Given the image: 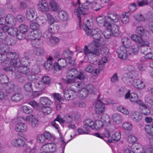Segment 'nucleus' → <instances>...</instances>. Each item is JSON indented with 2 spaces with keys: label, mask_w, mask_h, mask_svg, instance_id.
Returning a JSON list of instances; mask_svg holds the SVG:
<instances>
[{
  "label": "nucleus",
  "mask_w": 153,
  "mask_h": 153,
  "mask_svg": "<svg viewBox=\"0 0 153 153\" xmlns=\"http://www.w3.org/2000/svg\"><path fill=\"white\" fill-rule=\"evenodd\" d=\"M131 148L136 153H139L137 151L138 150L140 152L142 150L141 145L138 143H136L133 144Z\"/></svg>",
  "instance_id": "obj_43"
},
{
  "label": "nucleus",
  "mask_w": 153,
  "mask_h": 153,
  "mask_svg": "<svg viewBox=\"0 0 153 153\" xmlns=\"http://www.w3.org/2000/svg\"><path fill=\"white\" fill-rule=\"evenodd\" d=\"M38 9L41 12H45L49 10L48 3L44 0L39 1L38 4Z\"/></svg>",
  "instance_id": "obj_16"
},
{
  "label": "nucleus",
  "mask_w": 153,
  "mask_h": 153,
  "mask_svg": "<svg viewBox=\"0 0 153 153\" xmlns=\"http://www.w3.org/2000/svg\"><path fill=\"white\" fill-rule=\"evenodd\" d=\"M85 76L83 72L78 71L76 69L73 68L67 71L66 79H62L63 82L66 84H71L74 82V78L84 79Z\"/></svg>",
  "instance_id": "obj_2"
},
{
  "label": "nucleus",
  "mask_w": 153,
  "mask_h": 153,
  "mask_svg": "<svg viewBox=\"0 0 153 153\" xmlns=\"http://www.w3.org/2000/svg\"><path fill=\"white\" fill-rule=\"evenodd\" d=\"M32 53L31 51H29L25 52L24 56L22 58V60L23 62H26L29 59L30 57L32 55Z\"/></svg>",
  "instance_id": "obj_44"
},
{
  "label": "nucleus",
  "mask_w": 153,
  "mask_h": 153,
  "mask_svg": "<svg viewBox=\"0 0 153 153\" xmlns=\"http://www.w3.org/2000/svg\"><path fill=\"white\" fill-rule=\"evenodd\" d=\"M59 29L58 25L56 24H50L48 30L46 31L43 35V36L46 38L51 37L53 34L56 33Z\"/></svg>",
  "instance_id": "obj_7"
},
{
  "label": "nucleus",
  "mask_w": 153,
  "mask_h": 153,
  "mask_svg": "<svg viewBox=\"0 0 153 153\" xmlns=\"http://www.w3.org/2000/svg\"><path fill=\"white\" fill-rule=\"evenodd\" d=\"M56 145L54 143H48L44 145L42 147L44 151L41 153H48L49 152H54L56 150Z\"/></svg>",
  "instance_id": "obj_9"
},
{
  "label": "nucleus",
  "mask_w": 153,
  "mask_h": 153,
  "mask_svg": "<svg viewBox=\"0 0 153 153\" xmlns=\"http://www.w3.org/2000/svg\"><path fill=\"white\" fill-rule=\"evenodd\" d=\"M38 22V23L36 22H32L30 24V28L33 30V31H36V33L38 32V30L40 32V30H39V25L42 23H40L39 21Z\"/></svg>",
  "instance_id": "obj_37"
},
{
  "label": "nucleus",
  "mask_w": 153,
  "mask_h": 153,
  "mask_svg": "<svg viewBox=\"0 0 153 153\" xmlns=\"http://www.w3.org/2000/svg\"><path fill=\"white\" fill-rule=\"evenodd\" d=\"M140 108L141 109V113L144 115H148L150 114V110L146 105H143V106H141Z\"/></svg>",
  "instance_id": "obj_45"
},
{
  "label": "nucleus",
  "mask_w": 153,
  "mask_h": 153,
  "mask_svg": "<svg viewBox=\"0 0 153 153\" xmlns=\"http://www.w3.org/2000/svg\"><path fill=\"white\" fill-rule=\"evenodd\" d=\"M130 72H128L127 73L125 74L124 76L122 77V79L124 82H126V80L129 82H130L128 79L131 78H133L134 75Z\"/></svg>",
  "instance_id": "obj_48"
},
{
  "label": "nucleus",
  "mask_w": 153,
  "mask_h": 153,
  "mask_svg": "<svg viewBox=\"0 0 153 153\" xmlns=\"http://www.w3.org/2000/svg\"><path fill=\"white\" fill-rule=\"evenodd\" d=\"M9 64L16 67H19L21 65V62L19 58L15 57L9 62Z\"/></svg>",
  "instance_id": "obj_33"
},
{
  "label": "nucleus",
  "mask_w": 153,
  "mask_h": 153,
  "mask_svg": "<svg viewBox=\"0 0 153 153\" xmlns=\"http://www.w3.org/2000/svg\"><path fill=\"white\" fill-rule=\"evenodd\" d=\"M18 71L22 73L25 75H27L30 72V69L29 68L26 66H19L18 69Z\"/></svg>",
  "instance_id": "obj_40"
},
{
  "label": "nucleus",
  "mask_w": 153,
  "mask_h": 153,
  "mask_svg": "<svg viewBox=\"0 0 153 153\" xmlns=\"http://www.w3.org/2000/svg\"><path fill=\"white\" fill-rule=\"evenodd\" d=\"M112 120L114 123L116 124H120L121 123L123 119L120 115L115 113L112 116Z\"/></svg>",
  "instance_id": "obj_32"
},
{
  "label": "nucleus",
  "mask_w": 153,
  "mask_h": 153,
  "mask_svg": "<svg viewBox=\"0 0 153 153\" xmlns=\"http://www.w3.org/2000/svg\"><path fill=\"white\" fill-rule=\"evenodd\" d=\"M1 30L7 33V34L13 36L16 35L18 32V30L17 28L9 27L6 25L4 27H2Z\"/></svg>",
  "instance_id": "obj_13"
},
{
  "label": "nucleus",
  "mask_w": 153,
  "mask_h": 153,
  "mask_svg": "<svg viewBox=\"0 0 153 153\" xmlns=\"http://www.w3.org/2000/svg\"><path fill=\"white\" fill-rule=\"evenodd\" d=\"M105 27V30L104 32L103 36L105 39H108L113 36V35L108 27Z\"/></svg>",
  "instance_id": "obj_41"
},
{
  "label": "nucleus",
  "mask_w": 153,
  "mask_h": 153,
  "mask_svg": "<svg viewBox=\"0 0 153 153\" xmlns=\"http://www.w3.org/2000/svg\"><path fill=\"white\" fill-rule=\"evenodd\" d=\"M22 110L24 113L27 114H31L33 112V110L30 107L24 105L22 107Z\"/></svg>",
  "instance_id": "obj_56"
},
{
  "label": "nucleus",
  "mask_w": 153,
  "mask_h": 153,
  "mask_svg": "<svg viewBox=\"0 0 153 153\" xmlns=\"http://www.w3.org/2000/svg\"><path fill=\"white\" fill-rule=\"evenodd\" d=\"M50 4L52 10L56 11L58 10L59 6L56 1L54 0H51L50 2Z\"/></svg>",
  "instance_id": "obj_42"
},
{
  "label": "nucleus",
  "mask_w": 153,
  "mask_h": 153,
  "mask_svg": "<svg viewBox=\"0 0 153 153\" xmlns=\"http://www.w3.org/2000/svg\"><path fill=\"white\" fill-rule=\"evenodd\" d=\"M85 70L86 71L89 73H91L94 71V73L96 74V70H94V68H93L91 65H86Z\"/></svg>",
  "instance_id": "obj_58"
},
{
  "label": "nucleus",
  "mask_w": 153,
  "mask_h": 153,
  "mask_svg": "<svg viewBox=\"0 0 153 153\" xmlns=\"http://www.w3.org/2000/svg\"><path fill=\"white\" fill-rule=\"evenodd\" d=\"M123 127L126 130H130L132 128V125L128 122H125L123 124Z\"/></svg>",
  "instance_id": "obj_59"
},
{
  "label": "nucleus",
  "mask_w": 153,
  "mask_h": 153,
  "mask_svg": "<svg viewBox=\"0 0 153 153\" xmlns=\"http://www.w3.org/2000/svg\"><path fill=\"white\" fill-rule=\"evenodd\" d=\"M88 46L85 45L84 47V53L85 56L96 55V40L94 39Z\"/></svg>",
  "instance_id": "obj_6"
},
{
  "label": "nucleus",
  "mask_w": 153,
  "mask_h": 153,
  "mask_svg": "<svg viewBox=\"0 0 153 153\" xmlns=\"http://www.w3.org/2000/svg\"><path fill=\"white\" fill-rule=\"evenodd\" d=\"M96 117H98L99 119H100L102 123L103 122L107 125H110V120L108 115L103 114L102 115H100V116H96Z\"/></svg>",
  "instance_id": "obj_26"
},
{
  "label": "nucleus",
  "mask_w": 153,
  "mask_h": 153,
  "mask_svg": "<svg viewBox=\"0 0 153 153\" xmlns=\"http://www.w3.org/2000/svg\"><path fill=\"white\" fill-rule=\"evenodd\" d=\"M127 140L128 143H132L137 141V139L134 136L130 135L127 137Z\"/></svg>",
  "instance_id": "obj_60"
},
{
  "label": "nucleus",
  "mask_w": 153,
  "mask_h": 153,
  "mask_svg": "<svg viewBox=\"0 0 153 153\" xmlns=\"http://www.w3.org/2000/svg\"><path fill=\"white\" fill-rule=\"evenodd\" d=\"M55 121L59 122L60 124L63 123L65 122V119L61 117L59 115H58L56 118L54 120V121L52 122L51 123L53 127L56 129H58V125Z\"/></svg>",
  "instance_id": "obj_28"
},
{
  "label": "nucleus",
  "mask_w": 153,
  "mask_h": 153,
  "mask_svg": "<svg viewBox=\"0 0 153 153\" xmlns=\"http://www.w3.org/2000/svg\"><path fill=\"white\" fill-rule=\"evenodd\" d=\"M67 65V61L64 59H59L58 62H55L53 65V68L55 70H61Z\"/></svg>",
  "instance_id": "obj_11"
},
{
  "label": "nucleus",
  "mask_w": 153,
  "mask_h": 153,
  "mask_svg": "<svg viewBox=\"0 0 153 153\" xmlns=\"http://www.w3.org/2000/svg\"><path fill=\"white\" fill-rule=\"evenodd\" d=\"M121 42L123 45L122 46L124 47L126 49L128 48L131 45L130 40L126 37L123 38L121 39Z\"/></svg>",
  "instance_id": "obj_34"
},
{
  "label": "nucleus",
  "mask_w": 153,
  "mask_h": 153,
  "mask_svg": "<svg viewBox=\"0 0 153 153\" xmlns=\"http://www.w3.org/2000/svg\"><path fill=\"white\" fill-rule=\"evenodd\" d=\"M25 141L22 139L20 138L14 140L11 142V144L13 146L19 147L24 146V152H25V149H26V147L25 146L26 145L27 146V145H25Z\"/></svg>",
  "instance_id": "obj_21"
},
{
  "label": "nucleus",
  "mask_w": 153,
  "mask_h": 153,
  "mask_svg": "<svg viewBox=\"0 0 153 153\" xmlns=\"http://www.w3.org/2000/svg\"><path fill=\"white\" fill-rule=\"evenodd\" d=\"M145 130L148 134L151 135H153V124L152 125H146Z\"/></svg>",
  "instance_id": "obj_47"
},
{
  "label": "nucleus",
  "mask_w": 153,
  "mask_h": 153,
  "mask_svg": "<svg viewBox=\"0 0 153 153\" xmlns=\"http://www.w3.org/2000/svg\"><path fill=\"white\" fill-rule=\"evenodd\" d=\"M104 27H108L113 36H117L119 34L120 32L119 30L118 26L115 24L111 25L108 22H106L104 24Z\"/></svg>",
  "instance_id": "obj_12"
},
{
  "label": "nucleus",
  "mask_w": 153,
  "mask_h": 153,
  "mask_svg": "<svg viewBox=\"0 0 153 153\" xmlns=\"http://www.w3.org/2000/svg\"><path fill=\"white\" fill-rule=\"evenodd\" d=\"M102 33L100 30L96 28V56L100 55V51L102 49L103 45L102 44L103 42Z\"/></svg>",
  "instance_id": "obj_4"
},
{
  "label": "nucleus",
  "mask_w": 153,
  "mask_h": 153,
  "mask_svg": "<svg viewBox=\"0 0 153 153\" xmlns=\"http://www.w3.org/2000/svg\"><path fill=\"white\" fill-rule=\"evenodd\" d=\"M88 89L85 88H82L79 91V97L82 99L85 98L88 95Z\"/></svg>",
  "instance_id": "obj_38"
},
{
  "label": "nucleus",
  "mask_w": 153,
  "mask_h": 153,
  "mask_svg": "<svg viewBox=\"0 0 153 153\" xmlns=\"http://www.w3.org/2000/svg\"><path fill=\"white\" fill-rule=\"evenodd\" d=\"M25 90L27 92H31L33 91L32 84L31 82L25 84L24 86Z\"/></svg>",
  "instance_id": "obj_55"
},
{
  "label": "nucleus",
  "mask_w": 153,
  "mask_h": 153,
  "mask_svg": "<svg viewBox=\"0 0 153 153\" xmlns=\"http://www.w3.org/2000/svg\"><path fill=\"white\" fill-rule=\"evenodd\" d=\"M140 47L141 53L144 54L151 52V48L149 46H142Z\"/></svg>",
  "instance_id": "obj_57"
},
{
  "label": "nucleus",
  "mask_w": 153,
  "mask_h": 153,
  "mask_svg": "<svg viewBox=\"0 0 153 153\" xmlns=\"http://www.w3.org/2000/svg\"><path fill=\"white\" fill-rule=\"evenodd\" d=\"M96 22L98 25L100 26L102 25L104 26V24L106 22H108L105 21L104 18L101 16L98 18H96Z\"/></svg>",
  "instance_id": "obj_54"
},
{
  "label": "nucleus",
  "mask_w": 153,
  "mask_h": 153,
  "mask_svg": "<svg viewBox=\"0 0 153 153\" xmlns=\"http://www.w3.org/2000/svg\"><path fill=\"white\" fill-rule=\"evenodd\" d=\"M40 103L42 105L48 106L52 105L53 102L48 97H43L40 98Z\"/></svg>",
  "instance_id": "obj_27"
},
{
  "label": "nucleus",
  "mask_w": 153,
  "mask_h": 153,
  "mask_svg": "<svg viewBox=\"0 0 153 153\" xmlns=\"http://www.w3.org/2000/svg\"><path fill=\"white\" fill-rule=\"evenodd\" d=\"M25 120L28 122L33 128L37 127L39 125L38 120L33 115H30L26 117Z\"/></svg>",
  "instance_id": "obj_14"
},
{
  "label": "nucleus",
  "mask_w": 153,
  "mask_h": 153,
  "mask_svg": "<svg viewBox=\"0 0 153 153\" xmlns=\"http://www.w3.org/2000/svg\"><path fill=\"white\" fill-rule=\"evenodd\" d=\"M26 16L27 19L30 21H33L37 17V13L33 8L28 9L26 11Z\"/></svg>",
  "instance_id": "obj_10"
},
{
  "label": "nucleus",
  "mask_w": 153,
  "mask_h": 153,
  "mask_svg": "<svg viewBox=\"0 0 153 153\" xmlns=\"http://www.w3.org/2000/svg\"><path fill=\"white\" fill-rule=\"evenodd\" d=\"M140 41L138 43L139 44L140 47L149 46V42L147 40L143 39L141 38Z\"/></svg>",
  "instance_id": "obj_64"
},
{
  "label": "nucleus",
  "mask_w": 153,
  "mask_h": 153,
  "mask_svg": "<svg viewBox=\"0 0 153 153\" xmlns=\"http://www.w3.org/2000/svg\"><path fill=\"white\" fill-rule=\"evenodd\" d=\"M95 123L90 119H87L84 122L83 128L87 131L89 130V128L94 130L95 129Z\"/></svg>",
  "instance_id": "obj_15"
},
{
  "label": "nucleus",
  "mask_w": 153,
  "mask_h": 153,
  "mask_svg": "<svg viewBox=\"0 0 153 153\" xmlns=\"http://www.w3.org/2000/svg\"><path fill=\"white\" fill-rule=\"evenodd\" d=\"M5 92L7 94H9L11 92H19L21 88L17 85H16L12 82H10L5 85Z\"/></svg>",
  "instance_id": "obj_8"
},
{
  "label": "nucleus",
  "mask_w": 153,
  "mask_h": 153,
  "mask_svg": "<svg viewBox=\"0 0 153 153\" xmlns=\"http://www.w3.org/2000/svg\"><path fill=\"white\" fill-rule=\"evenodd\" d=\"M27 129V125L22 123H19L16 126L15 131L17 132H23L25 131Z\"/></svg>",
  "instance_id": "obj_22"
},
{
  "label": "nucleus",
  "mask_w": 153,
  "mask_h": 153,
  "mask_svg": "<svg viewBox=\"0 0 153 153\" xmlns=\"http://www.w3.org/2000/svg\"><path fill=\"white\" fill-rule=\"evenodd\" d=\"M117 13L113 12L107 13V17L111 22L116 23L119 20V17Z\"/></svg>",
  "instance_id": "obj_19"
},
{
  "label": "nucleus",
  "mask_w": 153,
  "mask_h": 153,
  "mask_svg": "<svg viewBox=\"0 0 153 153\" xmlns=\"http://www.w3.org/2000/svg\"><path fill=\"white\" fill-rule=\"evenodd\" d=\"M40 111L42 112L43 114L40 116L43 117L45 115L51 113L52 111V109L50 107L44 106L42 107Z\"/></svg>",
  "instance_id": "obj_29"
},
{
  "label": "nucleus",
  "mask_w": 153,
  "mask_h": 153,
  "mask_svg": "<svg viewBox=\"0 0 153 153\" xmlns=\"http://www.w3.org/2000/svg\"><path fill=\"white\" fill-rule=\"evenodd\" d=\"M23 1H21L20 3V8L23 10L26 9L28 7L27 3L30 2V0H23Z\"/></svg>",
  "instance_id": "obj_51"
},
{
  "label": "nucleus",
  "mask_w": 153,
  "mask_h": 153,
  "mask_svg": "<svg viewBox=\"0 0 153 153\" xmlns=\"http://www.w3.org/2000/svg\"><path fill=\"white\" fill-rule=\"evenodd\" d=\"M63 55L65 58L69 59L72 58L73 56V53L69 49H66L64 51Z\"/></svg>",
  "instance_id": "obj_46"
},
{
  "label": "nucleus",
  "mask_w": 153,
  "mask_h": 153,
  "mask_svg": "<svg viewBox=\"0 0 153 153\" xmlns=\"http://www.w3.org/2000/svg\"><path fill=\"white\" fill-rule=\"evenodd\" d=\"M58 16L59 19L62 21H66L68 19L67 13L64 11H59L58 13Z\"/></svg>",
  "instance_id": "obj_31"
},
{
  "label": "nucleus",
  "mask_w": 153,
  "mask_h": 153,
  "mask_svg": "<svg viewBox=\"0 0 153 153\" xmlns=\"http://www.w3.org/2000/svg\"><path fill=\"white\" fill-rule=\"evenodd\" d=\"M23 98L22 94L21 93H17L13 95L11 97L12 101L15 102L19 101Z\"/></svg>",
  "instance_id": "obj_36"
},
{
  "label": "nucleus",
  "mask_w": 153,
  "mask_h": 153,
  "mask_svg": "<svg viewBox=\"0 0 153 153\" xmlns=\"http://www.w3.org/2000/svg\"><path fill=\"white\" fill-rule=\"evenodd\" d=\"M127 49L123 46H121L120 50L117 51L118 57L122 59L125 60L127 58Z\"/></svg>",
  "instance_id": "obj_17"
},
{
  "label": "nucleus",
  "mask_w": 153,
  "mask_h": 153,
  "mask_svg": "<svg viewBox=\"0 0 153 153\" xmlns=\"http://www.w3.org/2000/svg\"><path fill=\"white\" fill-rule=\"evenodd\" d=\"M76 95V93L73 90H68L64 93V97L67 100H73Z\"/></svg>",
  "instance_id": "obj_18"
},
{
  "label": "nucleus",
  "mask_w": 153,
  "mask_h": 153,
  "mask_svg": "<svg viewBox=\"0 0 153 153\" xmlns=\"http://www.w3.org/2000/svg\"><path fill=\"white\" fill-rule=\"evenodd\" d=\"M36 140L38 142L40 143H43L45 140L44 136L42 134H39L37 135Z\"/></svg>",
  "instance_id": "obj_61"
},
{
  "label": "nucleus",
  "mask_w": 153,
  "mask_h": 153,
  "mask_svg": "<svg viewBox=\"0 0 153 153\" xmlns=\"http://www.w3.org/2000/svg\"><path fill=\"white\" fill-rule=\"evenodd\" d=\"M34 54L37 56H43L45 54L44 50L40 47H36L33 49Z\"/></svg>",
  "instance_id": "obj_35"
},
{
  "label": "nucleus",
  "mask_w": 153,
  "mask_h": 153,
  "mask_svg": "<svg viewBox=\"0 0 153 153\" xmlns=\"http://www.w3.org/2000/svg\"><path fill=\"white\" fill-rule=\"evenodd\" d=\"M136 33L141 36L145 33V31L143 27L141 26L138 27L136 30Z\"/></svg>",
  "instance_id": "obj_52"
},
{
  "label": "nucleus",
  "mask_w": 153,
  "mask_h": 153,
  "mask_svg": "<svg viewBox=\"0 0 153 153\" xmlns=\"http://www.w3.org/2000/svg\"><path fill=\"white\" fill-rule=\"evenodd\" d=\"M131 117L134 121L138 122L141 120L142 116L139 112H134L132 113V114L131 115Z\"/></svg>",
  "instance_id": "obj_24"
},
{
  "label": "nucleus",
  "mask_w": 153,
  "mask_h": 153,
  "mask_svg": "<svg viewBox=\"0 0 153 153\" xmlns=\"http://www.w3.org/2000/svg\"><path fill=\"white\" fill-rule=\"evenodd\" d=\"M38 34L36 33V31H31L29 33L27 38L30 40L32 43L33 40L36 38V36H38Z\"/></svg>",
  "instance_id": "obj_39"
},
{
  "label": "nucleus",
  "mask_w": 153,
  "mask_h": 153,
  "mask_svg": "<svg viewBox=\"0 0 153 153\" xmlns=\"http://www.w3.org/2000/svg\"><path fill=\"white\" fill-rule=\"evenodd\" d=\"M6 18L7 25L13 26L15 24L16 19L15 16L11 14L7 15Z\"/></svg>",
  "instance_id": "obj_23"
},
{
  "label": "nucleus",
  "mask_w": 153,
  "mask_h": 153,
  "mask_svg": "<svg viewBox=\"0 0 153 153\" xmlns=\"http://www.w3.org/2000/svg\"><path fill=\"white\" fill-rule=\"evenodd\" d=\"M72 4L75 7L78 6L77 8L74 9V13L79 19V25L80 26L81 18L87 14V12L88 10V6L90 5V3L87 1L84 3H81L80 0H78L76 3L73 2Z\"/></svg>",
  "instance_id": "obj_1"
},
{
  "label": "nucleus",
  "mask_w": 153,
  "mask_h": 153,
  "mask_svg": "<svg viewBox=\"0 0 153 153\" xmlns=\"http://www.w3.org/2000/svg\"><path fill=\"white\" fill-rule=\"evenodd\" d=\"M111 138L112 140L117 141L121 138V134L119 131L115 132L114 134L111 136Z\"/></svg>",
  "instance_id": "obj_50"
},
{
  "label": "nucleus",
  "mask_w": 153,
  "mask_h": 153,
  "mask_svg": "<svg viewBox=\"0 0 153 153\" xmlns=\"http://www.w3.org/2000/svg\"><path fill=\"white\" fill-rule=\"evenodd\" d=\"M117 109L119 111L124 114H129L128 110L122 106H118L117 108Z\"/></svg>",
  "instance_id": "obj_63"
},
{
  "label": "nucleus",
  "mask_w": 153,
  "mask_h": 153,
  "mask_svg": "<svg viewBox=\"0 0 153 153\" xmlns=\"http://www.w3.org/2000/svg\"><path fill=\"white\" fill-rule=\"evenodd\" d=\"M139 50V48L137 44H135L131 46V51L133 54H137Z\"/></svg>",
  "instance_id": "obj_62"
},
{
  "label": "nucleus",
  "mask_w": 153,
  "mask_h": 153,
  "mask_svg": "<svg viewBox=\"0 0 153 153\" xmlns=\"http://www.w3.org/2000/svg\"><path fill=\"white\" fill-rule=\"evenodd\" d=\"M7 47L4 44H0V61L2 62L8 63L16 56L15 52H7L6 48Z\"/></svg>",
  "instance_id": "obj_3"
},
{
  "label": "nucleus",
  "mask_w": 153,
  "mask_h": 153,
  "mask_svg": "<svg viewBox=\"0 0 153 153\" xmlns=\"http://www.w3.org/2000/svg\"><path fill=\"white\" fill-rule=\"evenodd\" d=\"M8 81V78L6 75L2 74L0 75V83H1L6 85Z\"/></svg>",
  "instance_id": "obj_49"
},
{
  "label": "nucleus",
  "mask_w": 153,
  "mask_h": 153,
  "mask_svg": "<svg viewBox=\"0 0 153 153\" xmlns=\"http://www.w3.org/2000/svg\"><path fill=\"white\" fill-rule=\"evenodd\" d=\"M127 14L128 13H123L122 16V21L123 23L125 24L128 23L129 20L128 15H127Z\"/></svg>",
  "instance_id": "obj_53"
},
{
  "label": "nucleus",
  "mask_w": 153,
  "mask_h": 153,
  "mask_svg": "<svg viewBox=\"0 0 153 153\" xmlns=\"http://www.w3.org/2000/svg\"><path fill=\"white\" fill-rule=\"evenodd\" d=\"M103 102L96 103V116L101 115L104 111L105 110V105Z\"/></svg>",
  "instance_id": "obj_20"
},
{
  "label": "nucleus",
  "mask_w": 153,
  "mask_h": 153,
  "mask_svg": "<svg viewBox=\"0 0 153 153\" xmlns=\"http://www.w3.org/2000/svg\"><path fill=\"white\" fill-rule=\"evenodd\" d=\"M133 85L135 88L140 89L143 88L145 86L143 82L140 79H134L133 82Z\"/></svg>",
  "instance_id": "obj_25"
},
{
  "label": "nucleus",
  "mask_w": 153,
  "mask_h": 153,
  "mask_svg": "<svg viewBox=\"0 0 153 153\" xmlns=\"http://www.w3.org/2000/svg\"><path fill=\"white\" fill-rule=\"evenodd\" d=\"M93 26V23L89 20H87L83 26V29L86 33L93 37L96 34L95 28H94Z\"/></svg>",
  "instance_id": "obj_5"
},
{
  "label": "nucleus",
  "mask_w": 153,
  "mask_h": 153,
  "mask_svg": "<svg viewBox=\"0 0 153 153\" xmlns=\"http://www.w3.org/2000/svg\"><path fill=\"white\" fill-rule=\"evenodd\" d=\"M53 59L52 57H49L46 62L44 64V67L47 71H49L52 68V64L53 63L52 62Z\"/></svg>",
  "instance_id": "obj_30"
}]
</instances>
